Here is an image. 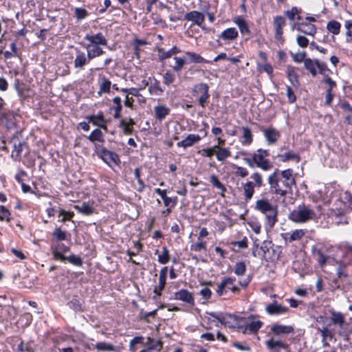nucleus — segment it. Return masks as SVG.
Masks as SVG:
<instances>
[{
    "label": "nucleus",
    "instance_id": "nucleus-50",
    "mask_svg": "<svg viewBox=\"0 0 352 352\" xmlns=\"http://www.w3.org/2000/svg\"><path fill=\"white\" fill-rule=\"evenodd\" d=\"M75 17L77 20L80 21L85 19L88 16V12L82 8H76L74 10Z\"/></svg>",
    "mask_w": 352,
    "mask_h": 352
},
{
    "label": "nucleus",
    "instance_id": "nucleus-16",
    "mask_svg": "<svg viewBox=\"0 0 352 352\" xmlns=\"http://www.w3.org/2000/svg\"><path fill=\"white\" fill-rule=\"evenodd\" d=\"M100 155L102 159L108 164L113 162L118 164L120 162L119 156L116 153L104 148L101 149Z\"/></svg>",
    "mask_w": 352,
    "mask_h": 352
},
{
    "label": "nucleus",
    "instance_id": "nucleus-2",
    "mask_svg": "<svg viewBox=\"0 0 352 352\" xmlns=\"http://www.w3.org/2000/svg\"><path fill=\"white\" fill-rule=\"evenodd\" d=\"M85 39L89 42L85 47L88 60H92L104 54L100 45H107V40L100 32L94 35L87 34Z\"/></svg>",
    "mask_w": 352,
    "mask_h": 352
},
{
    "label": "nucleus",
    "instance_id": "nucleus-40",
    "mask_svg": "<svg viewBox=\"0 0 352 352\" xmlns=\"http://www.w3.org/2000/svg\"><path fill=\"white\" fill-rule=\"evenodd\" d=\"M234 23L238 25L242 34L249 33V28L243 17L239 16L234 20Z\"/></svg>",
    "mask_w": 352,
    "mask_h": 352
},
{
    "label": "nucleus",
    "instance_id": "nucleus-12",
    "mask_svg": "<svg viewBox=\"0 0 352 352\" xmlns=\"http://www.w3.org/2000/svg\"><path fill=\"white\" fill-rule=\"evenodd\" d=\"M265 344L270 352H280L281 349L288 348L287 343L274 338L265 340Z\"/></svg>",
    "mask_w": 352,
    "mask_h": 352
},
{
    "label": "nucleus",
    "instance_id": "nucleus-33",
    "mask_svg": "<svg viewBox=\"0 0 352 352\" xmlns=\"http://www.w3.org/2000/svg\"><path fill=\"white\" fill-rule=\"evenodd\" d=\"M181 52V50L177 47L176 46L171 48L170 50L165 52L164 49L160 48L158 50L159 52V59L160 60H163L164 59L168 58L171 57L173 55L178 54Z\"/></svg>",
    "mask_w": 352,
    "mask_h": 352
},
{
    "label": "nucleus",
    "instance_id": "nucleus-25",
    "mask_svg": "<svg viewBox=\"0 0 352 352\" xmlns=\"http://www.w3.org/2000/svg\"><path fill=\"white\" fill-rule=\"evenodd\" d=\"M76 53L77 54L74 61V67L75 68L83 69L88 63L87 56H86L85 53L80 50H77Z\"/></svg>",
    "mask_w": 352,
    "mask_h": 352
},
{
    "label": "nucleus",
    "instance_id": "nucleus-62",
    "mask_svg": "<svg viewBox=\"0 0 352 352\" xmlns=\"http://www.w3.org/2000/svg\"><path fill=\"white\" fill-rule=\"evenodd\" d=\"M306 52H299L296 53L292 55L293 60L296 63H302L303 62L305 63V60L307 58H306Z\"/></svg>",
    "mask_w": 352,
    "mask_h": 352
},
{
    "label": "nucleus",
    "instance_id": "nucleus-46",
    "mask_svg": "<svg viewBox=\"0 0 352 352\" xmlns=\"http://www.w3.org/2000/svg\"><path fill=\"white\" fill-rule=\"evenodd\" d=\"M170 260L168 250L166 247L162 248V253L158 256V261L162 264L167 263Z\"/></svg>",
    "mask_w": 352,
    "mask_h": 352
},
{
    "label": "nucleus",
    "instance_id": "nucleus-9",
    "mask_svg": "<svg viewBox=\"0 0 352 352\" xmlns=\"http://www.w3.org/2000/svg\"><path fill=\"white\" fill-rule=\"evenodd\" d=\"M219 322L229 328H238L239 330L243 324V318L230 314H223L219 316Z\"/></svg>",
    "mask_w": 352,
    "mask_h": 352
},
{
    "label": "nucleus",
    "instance_id": "nucleus-45",
    "mask_svg": "<svg viewBox=\"0 0 352 352\" xmlns=\"http://www.w3.org/2000/svg\"><path fill=\"white\" fill-rule=\"evenodd\" d=\"M113 102L116 104L115 107V113L113 115L114 118H120V112L122 110L121 98L119 96H116L113 99Z\"/></svg>",
    "mask_w": 352,
    "mask_h": 352
},
{
    "label": "nucleus",
    "instance_id": "nucleus-7",
    "mask_svg": "<svg viewBox=\"0 0 352 352\" xmlns=\"http://www.w3.org/2000/svg\"><path fill=\"white\" fill-rule=\"evenodd\" d=\"M269 155L267 150L262 148L258 149L255 153L253 154V161L257 167L263 169V170H268L272 168L271 162L266 159Z\"/></svg>",
    "mask_w": 352,
    "mask_h": 352
},
{
    "label": "nucleus",
    "instance_id": "nucleus-17",
    "mask_svg": "<svg viewBox=\"0 0 352 352\" xmlns=\"http://www.w3.org/2000/svg\"><path fill=\"white\" fill-rule=\"evenodd\" d=\"M271 331L275 336H280L281 334H289L294 332L293 327L290 325H283L280 324H274L271 327Z\"/></svg>",
    "mask_w": 352,
    "mask_h": 352
},
{
    "label": "nucleus",
    "instance_id": "nucleus-44",
    "mask_svg": "<svg viewBox=\"0 0 352 352\" xmlns=\"http://www.w3.org/2000/svg\"><path fill=\"white\" fill-rule=\"evenodd\" d=\"M210 181L211 184L217 189L221 190L222 192L226 191V187L219 180L217 176L215 175H212L210 178Z\"/></svg>",
    "mask_w": 352,
    "mask_h": 352
},
{
    "label": "nucleus",
    "instance_id": "nucleus-10",
    "mask_svg": "<svg viewBox=\"0 0 352 352\" xmlns=\"http://www.w3.org/2000/svg\"><path fill=\"white\" fill-rule=\"evenodd\" d=\"M234 281L235 278H224L217 286V294L218 296L223 295L227 289L230 290L233 293L239 292V288L234 285Z\"/></svg>",
    "mask_w": 352,
    "mask_h": 352
},
{
    "label": "nucleus",
    "instance_id": "nucleus-54",
    "mask_svg": "<svg viewBox=\"0 0 352 352\" xmlns=\"http://www.w3.org/2000/svg\"><path fill=\"white\" fill-rule=\"evenodd\" d=\"M10 212L8 208L3 206H0V220L10 221Z\"/></svg>",
    "mask_w": 352,
    "mask_h": 352
},
{
    "label": "nucleus",
    "instance_id": "nucleus-27",
    "mask_svg": "<svg viewBox=\"0 0 352 352\" xmlns=\"http://www.w3.org/2000/svg\"><path fill=\"white\" fill-rule=\"evenodd\" d=\"M135 124L134 120L129 118V121L122 119L119 124V127L122 129L125 135H131L133 131V125Z\"/></svg>",
    "mask_w": 352,
    "mask_h": 352
},
{
    "label": "nucleus",
    "instance_id": "nucleus-52",
    "mask_svg": "<svg viewBox=\"0 0 352 352\" xmlns=\"http://www.w3.org/2000/svg\"><path fill=\"white\" fill-rule=\"evenodd\" d=\"M66 261L76 266H81L82 265V261L81 258L75 254H72L66 257Z\"/></svg>",
    "mask_w": 352,
    "mask_h": 352
},
{
    "label": "nucleus",
    "instance_id": "nucleus-37",
    "mask_svg": "<svg viewBox=\"0 0 352 352\" xmlns=\"http://www.w3.org/2000/svg\"><path fill=\"white\" fill-rule=\"evenodd\" d=\"M88 140L91 142H94L96 141L100 142H104V139L103 137V134L102 131L100 129H94L90 135L87 137Z\"/></svg>",
    "mask_w": 352,
    "mask_h": 352
},
{
    "label": "nucleus",
    "instance_id": "nucleus-8",
    "mask_svg": "<svg viewBox=\"0 0 352 352\" xmlns=\"http://www.w3.org/2000/svg\"><path fill=\"white\" fill-rule=\"evenodd\" d=\"M192 94L195 96H199L198 99L199 104L204 108L210 97L209 87L206 83L204 82L196 84L192 88Z\"/></svg>",
    "mask_w": 352,
    "mask_h": 352
},
{
    "label": "nucleus",
    "instance_id": "nucleus-60",
    "mask_svg": "<svg viewBox=\"0 0 352 352\" xmlns=\"http://www.w3.org/2000/svg\"><path fill=\"white\" fill-rule=\"evenodd\" d=\"M158 81L155 80V84L149 87L148 91L151 94L160 95L164 92V90L158 85Z\"/></svg>",
    "mask_w": 352,
    "mask_h": 352
},
{
    "label": "nucleus",
    "instance_id": "nucleus-6",
    "mask_svg": "<svg viewBox=\"0 0 352 352\" xmlns=\"http://www.w3.org/2000/svg\"><path fill=\"white\" fill-rule=\"evenodd\" d=\"M263 322L257 320L256 316L250 315L248 318H243V324L240 331L243 333H256L261 327Z\"/></svg>",
    "mask_w": 352,
    "mask_h": 352
},
{
    "label": "nucleus",
    "instance_id": "nucleus-29",
    "mask_svg": "<svg viewBox=\"0 0 352 352\" xmlns=\"http://www.w3.org/2000/svg\"><path fill=\"white\" fill-rule=\"evenodd\" d=\"M241 129L243 135L240 138V142L242 145H250L253 141L252 131L247 126H243Z\"/></svg>",
    "mask_w": 352,
    "mask_h": 352
},
{
    "label": "nucleus",
    "instance_id": "nucleus-35",
    "mask_svg": "<svg viewBox=\"0 0 352 352\" xmlns=\"http://www.w3.org/2000/svg\"><path fill=\"white\" fill-rule=\"evenodd\" d=\"M287 76L294 87H298L299 86L298 76L295 72L294 67L291 66L287 67Z\"/></svg>",
    "mask_w": 352,
    "mask_h": 352
},
{
    "label": "nucleus",
    "instance_id": "nucleus-26",
    "mask_svg": "<svg viewBox=\"0 0 352 352\" xmlns=\"http://www.w3.org/2000/svg\"><path fill=\"white\" fill-rule=\"evenodd\" d=\"M305 234V231L302 229L296 230L292 233L289 234L286 233L285 234L284 239L286 242L292 243L294 241H299L300 240Z\"/></svg>",
    "mask_w": 352,
    "mask_h": 352
},
{
    "label": "nucleus",
    "instance_id": "nucleus-41",
    "mask_svg": "<svg viewBox=\"0 0 352 352\" xmlns=\"http://www.w3.org/2000/svg\"><path fill=\"white\" fill-rule=\"evenodd\" d=\"M246 272V265L243 261L236 262L234 267V272L237 276H243Z\"/></svg>",
    "mask_w": 352,
    "mask_h": 352
},
{
    "label": "nucleus",
    "instance_id": "nucleus-53",
    "mask_svg": "<svg viewBox=\"0 0 352 352\" xmlns=\"http://www.w3.org/2000/svg\"><path fill=\"white\" fill-rule=\"evenodd\" d=\"M68 305L71 309H72L75 311H79L82 309L81 302L76 298H74L70 301H69Z\"/></svg>",
    "mask_w": 352,
    "mask_h": 352
},
{
    "label": "nucleus",
    "instance_id": "nucleus-34",
    "mask_svg": "<svg viewBox=\"0 0 352 352\" xmlns=\"http://www.w3.org/2000/svg\"><path fill=\"white\" fill-rule=\"evenodd\" d=\"M254 185L253 182L248 181L243 185L244 191L245 199L246 201L250 200L252 198L254 193Z\"/></svg>",
    "mask_w": 352,
    "mask_h": 352
},
{
    "label": "nucleus",
    "instance_id": "nucleus-31",
    "mask_svg": "<svg viewBox=\"0 0 352 352\" xmlns=\"http://www.w3.org/2000/svg\"><path fill=\"white\" fill-rule=\"evenodd\" d=\"M238 32L234 28H229L223 31L219 38L223 40H234L238 37Z\"/></svg>",
    "mask_w": 352,
    "mask_h": 352
},
{
    "label": "nucleus",
    "instance_id": "nucleus-3",
    "mask_svg": "<svg viewBox=\"0 0 352 352\" xmlns=\"http://www.w3.org/2000/svg\"><path fill=\"white\" fill-rule=\"evenodd\" d=\"M255 209L265 214L266 221L270 228L277 222V206L272 205L267 199H261L256 201Z\"/></svg>",
    "mask_w": 352,
    "mask_h": 352
},
{
    "label": "nucleus",
    "instance_id": "nucleus-56",
    "mask_svg": "<svg viewBox=\"0 0 352 352\" xmlns=\"http://www.w3.org/2000/svg\"><path fill=\"white\" fill-rule=\"evenodd\" d=\"M174 59L175 60V65L173 66V69L175 72H179L185 64V60L177 56H175Z\"/></svg>",
    "mask_w": 352,
    "mask_h": 352
},
{
    "label": "nucleus",
    "instance_id": "nucleus-47",
    "mask_svg": "<svg viewBox=\"0 0 352 352\" xmlns=\"http://www.w3.org/2000/svg\"><path fill=\"white\" fill-rule=\"evenodd\" d=\"M166 280L165 279L159 278V284L154 288L153 292L155 294V296L153 298L155 299L157 296H160L162 294V292L164 290L166 285Z\"/></svg>",
    "mask_w": 352,
    "mask_h": 352
},
{
    "label": "nucleus",
    "instance_id": "nucleus-61",
    "mask_svg": "<svg viewBox=\"0 0 352 352\" xmlns=\"http://www.w3.org/2000/svg\"><path fill=\"white\" fill-rule=\"evenodd\" d=\"M272 248V243L269 241H264L261 245V250L263 252V256H266V254L269 252L270 250Z\"/></svg>",
    "mask_w": 352,
    "mask_h": 352
},
{
    "label": "nucleus",
    "instance_id": "nucleus-4",
    "mask_svg": "<svg viewBox=\"0 0 352 352\" xmlns=\"http://www.w3.org/2000/svg\"><path fill=\"white\" fill-rule=\"evenodd\" d=\"M316 213L314 210L305 206H299L289 215L291 221L295 223H305L314 219Z\"/></svg>",
    "mask_w": 352,
    "mask_h": 352
},
{
    "label": "nucleus",
    "instance_id": "nucleus-21",
    "mask_svg": "<svg viewBox=\"0 0 352 352\" xmlns=\"http://www.w3.org/2000/svg\"><path fill=\"white\" fill-rule=\"evenodd\" d=\"M170 111V109L165 104H160L154 107L155 118L160 121L164 120Z\"/></svg>",
    "mask_w": 352,
    "mask_h": 352
},
{
    "label": "nucleus",
    "instance_id": "nucleus-36",
    "mask_svg": "<svg viewBox=\"0 0 352 352\" xmlns=\"http://www.w3.org/2000/svg\"><path fill=\"white\" fill-rule=\"evenodd\" d=\"M74 208L79 212L85 215H90L94 212V208L89 204L83 202L81 205L74 206Z\"/></svg>",
    "mask_w": 352,
    "mask_h": 352
},
{
    "label": "nucleus",
    "instance_id": "nucleus-32",
    "mask_svg": "<svg viewBox=\"0 0 352 352\" xmlns=\"http://www.w3.org/2000/svg\"><path fill=\"white\" fill-rule=\"evenodd\" d=\"M111 86V81L104 76L102 77L99 80V90L98 91V96H101L103 93H109Z\"/></svg>",
    "mask_w": 352,
    "mask_h": 352
},
{
    "label": "nucleus",
    "instance_id": "nucleus-18",
    "mask_svg": "<svg viewBox=\"0 0 352 352\" xmlns=\"http://www.w3.org/2000/svg\"><path fill=\"white\" fill-rule=\"evenodd\" d=\"M184 19L200 25L204 21L205 17L202 13L193 10L186 13L184 16Z\"/></svg>",
    "mask_w": 352,
    "mask_h": 352
},
{
    "label": "nucleus",
    "instance_id": "nucleus-57",
    "mask_svg": "<svg viewBox=\"0 0 352 352\" xmlns=\"http://www.w3.org/2000/svg\"><path fill=\"white\" fill-rule=\"evenodd\" d=\"M74 215V212H67L63 209H60L59 210V216H63V217L59 221L62 223L65 222L66 220H70Z\"/></svg>",
    "mask_w": 352,
    "mask_h": 352
},
{
    "label": "nucleus",
    "instance_id": "nucleus-11",
    "mask_svg": "<svg viewBox=\"0 0 352 352\" xmlns=\"http://www.w3.org/2000/svg\"><path fill=\"white\" fill-rule=\"evenodd\" d=\"M269 145L275 144L280 138V133L275 128L269 127L261 130Z\"/></svg>",
    "mask_w": 352,
    "mask_h": 352
},
{
    "label": "nucleus",
    "instance_id": "nucleus-24",
    "mask_svg": "<svg viewBox=\"0 0 352 352\" xmlns=\"http://www.w3.org/2000/svg\"><path fill=\"white\" fill-rule=\"evenodd\" d=\"M276 157L282 162H286L290 160H294L296 162L300 161L299 155L294 153L292 151L289 150L287 153L277 155Z\"/></svg>",
    "mask_w": 352,
    "mask_h": 352
},
{
    "label": "nucleus",
    "instance_id": "nucleus-51",
    "mask_svg": "<svg viewBox=\"0 0 352 352\" xmlns=\"http://www.w3.org/2000/svg\"><path fill=\"white\" fill-rule=\"evenodd\" d=\"M186 54L190 58V60L194 63H203L207 62L203 57L199 54L195 52H187Z\"/></svg>",
    "mask_w": 352,
    "mask_h": 352
},
{
    "label": "nucleus",
    "instance_id": "nucleus-64",
    "mask_svg": "<svg viewBox=\"0 0 352 352\" xmlns=\"http://www.w3.org/2000/svg\"><path fill=\"white\" fill-rule=\"evenodd\" d=\"M341 107L342 109H344V111H349L351 113V115L350 116H348L346 117V119L347 120H349L350 119H352V106L349 103V102L347 101H344L342 104H341Z\"/></svg>",
    "mask_w": 352,
    "mask_h": 352
},
{
    "label": "nucleus",
    "instance_id": "nucleus-19",
    "mask_svg": "<svg viewBox=\"0 0 352 352\" xmlns=\"http://www.w3.org/2000/svg\"><path fill=\"white\" fill-rule=\"evenodd\" d=\"M89 122H91L94 125L98 126L104 130H107V121L105 120L103 113L99 112L98 115H92L87 117Z\"/></svg>",
    "mask_w": 352,
    "mask_h": 352
},
{
    "label": "nucleus",
    "instance_id": "nucleus-23",
    "mask_svg": "<svg viewBox=\"0 0 352 352\" xmlns=\"http://www.w3.org/2000/svg\"><path fill=\"white\" fill-rule=\"evenodd\" d=\"M330 314L332 323L342 329L345 324V318L344 315L341 312L335 311L333 310L330 311Z\"/></svg>",
    "mask_w": 352,
    "mask_h": 352
},
{
    "label": "nucleus",
    "instance_id": "nucleus-5",
    "mask_svg": "<svg viewBox=\"0 0 352 352\" xmlns=\"http://www.w3.org/2000/svg\"><path fill=\"white\" fill-rule=\"evenodd\" d=\"M304 66L306 69L309 70L313 76H316L318 71L320 74L324 76H328L331 71L327 68L324 63H320L318 60H312L307 58L305 60Z\"/></svg>",
    "mask_w": 352,
    "mask_h": 352
},
{
    "label": "nucleus",
    "instance_id": "nucleus-39",
    "mask_svg": "<svg viewBox=\"0 0 352 352\" xmlns=\"http://www.w3.org/2000/svg\"><path fill=\"white\" fill-rule=\"evenodd\" d=\"M341 25L336 21H331L327 25V30L333 34H338Z\"/></svg>",
    "mask_w": 352,
    "mask_h": 352
},
{
    "label": "nucleus",
    "instance_id": "nucleus-58",
    "mask_svg": "<svg viewBox=\"0 0 352 352\" xmlns=\"http://www.w3.org/2000/svg\"><path fill=\"white\" fill-rule=\"evenodd\" d=\"M319 331L322 338V341L325 340L327 338H333V333L327 327H323Z\"/></svg>",
    "mask_w": 352,
    "mask_h": 352
},
{
    "label": "nucleus",
    "instance_id": "nucleus-55",
    "mask_svg": "<svg viewBox=\"0 0 352 352\" xmlns=\"http://www.w3.org/2000/svg\"><path fill=\"white\" fill-rule=\"evenodd\" d=\"M206 249V243L202 241L201 240H199V242L196 243H193L190 245V250L195 252H199L201 250Z\"/></svg>",
    "mask_w": 352,
    "mask_h": 352
},
{
    "label": "nucleus",
    "instance_id": "nucleus-49",
    "mask_svg": "<svg viewBox=\"0 0 352 352\" xmlns=\"http://www.w3.org/2000/svg\"><path fill=\"white\" fill-rule=\"evenodd\" d=\"M175 80V76L170 71H167L163 76V83L167 86L171 85Z\"/></svg>",
    "mask_w": 352,
    "mask_h": 352
},
{
    "label": "nucleus",
    "instance_id": "nucleus-1",
    "mask_svg": "<svg viewBox=\"0 0 352 352\" xmlns=\"http://www.w3.org/2000/svg\"><path fill=\"white\" fill-rule=\"evenodd\" d=\"M292 173V170L289 168L281 171L276 169L268 176L270 191L281 197H285L291 192L292 186L296 184Z\"/></svg>",
    "mask_w": 352,
    "mask_h": 352
},
{
    "label": "nucleus",
    "instance_id": "nucleus-59",
    "mask_svg": "<svg viewBox=\"0 0 352 352\" xmlns=\"http://www.w3.org/2000/svg\"><path fill=\"white\" fill-rule=\"evenodd\" d=\"M157 309H155L152 311L146 312L143 310H141L139 314L140 318L142 320H144L146 321H148V317H155L157 314Z\"/></svg>",
    "mask_w": 352,
    "mask_h": 352
},
{
    "label": "nucleus",
    "instance_id": "nucleus-22",
    "mask_svg": "<svg viewBox=\"0 0 352 352\" xmlns=\"http://www.w3.org/2000/svg\"><path fill=\"white\" fill-rule=\"evenodd\" d=\"M296 30L307 35L314 36L316 32V27L311 23H300L298 24Z\"/></svg>",
    "mask_w": 352,
    "mask_h": 352
},
{
    "label": "nucleus",
    "instance_id": "nucleus-38",
    "mask_svg": "<svg viewBox=\"0 0 352 352\" xmlns=\"http://www.w3.org/2000/svg\"><path fill=\"white\" fill-rule=\"evenodd\" d=\"M95 348L98 351H116V347L111 343L105 342H97L95 344Z\"/></svg>",
    "mask_w": 352,
    "mask_h": 352
},
{
    "label": "nucleus",
    "instance_id": "nucleus-28",
    "mask_svg": "<svg viewBox=\"0 0 352 352\" xmlns=\"http://www.w3.org/2000/svg\"><path fill=\"white\" fill-rule=\"evenodd\" d=\"M146 346L147 348L142 350V352H151L152 351L159 352L162 348V342L160 340H155L148 338Z\"/></svg>",
    "mask_w": 352,
    "mask_h": 352
},
{
    "label": "nucleus",
    "instance_id": "nucleus-15",
    "mask_svg": "<svg viewBox=\"0 0 352 352\" xmlns=\"http://www.w3.org/2000/svg\"><path fill=\"white\" fill-rule=\"evenodd\" d=\"M265 310L270 315H278L287 313L288 308L278 304L276 301L267 305Z\"/></svg>",
    "mask_w": 352,
    "mask_h": 352
},
{
    "label": "nucleus",
    "instance_id": "nucleus-43",
    "mask_svg": "<svg viewBox=\"0 0 352 352\" xmlns=\"http://www.w3.org/2000/svg\"><path fill=\"white\" fill-rule=\"evenodd\" d=\"M52 234L57 241H63L67 238L66 232L62 230L60 228H56Z\"/></svg>",
    "mask_w": 352,
    "mask_h": 352
},
{
    "label": "nucleus",
    "instance_id": "nucleus-20",
    "mask_svg": "<svg viewBox=\"0 0 352 352\" xmlns=\"http://www.w3.org/2000/svg\"><path fill=\"white\" fill-rule=\"evenodd\" d=\"M201 139V136L198 134H189L184 140L177 142V146L178 147L187 148L198 142Z\"/></svg>",
    "mask_w": 352,
    "mask_h": 352
},
{
    "label": "nucleus",
    "instance_id": "nucleus-13",
    "mask_svg": "<svg viewBox=\"0 0 352 352\" xmlns=\"http://www.w3.org/2000/svg\"><path fill=\"white\" fill-rule=\"evenodd\" d=\"M286 24L285 19L282 16H276L274 18L273 26L275 30V38L278 41L283 40V28Z\"/></svg>",
    "mask_w": 352,
    "mask_h": 352
},
{
    "label": "nucleus",
    "instance_id": "nucleus-42",
    "mask_svg": "<svg viewBox=\"0 0 352 352\" xmlns=\"http://www.w3.org/2000/svg\"><path fill=\"white\" fill-rule=\"evenodd\" d=\"M250 178L253 179V185H254V187L260 188L263 185V180L262 175L258 173L255 172L251 176Z\"/></svg>",
    "mask_w": 352,
    "mask_h": 352
},
{
    "label": "nucleus",
    "instance_id": "nucleus-63",
    "mask_svg": "<svg viewBox=\"0 0 352 352\" xmlns=\"http://www.w3.org/2000/svg\"><path fill=\"white\" fill-rule=\"evenodd\" d=\"M285 13L290 21H294L295 15L298 14L300 10L296 7H293L291 10L285 11Z\"/></svg>",
    "mask_w": 352,
    "mask_h": 352
},
{
    "label": "nucleus",
    "instance_id": "nucleus-14",
    "mask_svg": "<svg viewBox=\"0 0 352 352\" xmlns=\"http://www.w3.org/2000/svg\"><path fill=\"white\" fill-rule=\"evenodd\" d=\"M175 298L176 300H182L190 306L195 305V300L192 294L187 289H183L175 292Z\"/></svg>",
    "mask_w": 352,
    "mask_h": 352
},
{
    "label": "nucleus",
    "instance_id": "nucleus-48",
    "mask_svg": "<svg viewBox=\"0 0 352 352\" xmlns=\"http://www.w3.org/2000/svg\"><path fill=\"white\" fill-rule=\"evenodd\" d=\"M314 252L318 256L317 261L319 265H320V267H324L326 265L327 256H325L322 253V252L319 249L315 250Z\"/></svg>",
    "mask_w": 352,
    "mask_h": 352
},
{
    "label": "nucleus",
    "instance_id": "nucleus-30",
    "mask_svg": "<svg viewBox=\"0 0 352 352\" xmlns=\"http://www.w3.org/2000/svg\"><path fill=\"white\" fill-rule=\"evenodd\" d=\"M214 148H216L215 153L218 161L223 162L231 155L230 150L227 148H223L219 146V145H215Z\"/></svg>",
    "mask_w": 352,
    "mask_h": 352
}]
</instances>
